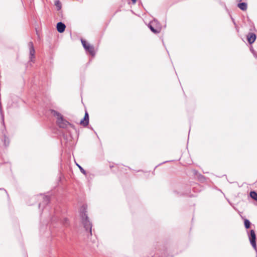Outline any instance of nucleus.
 <instances>
[{"mask_svg": "<svg viewBox=\"0 0 257 257\" xmlns=\"http://www.w3.org/2000/svg\"><path fill=\"white\" fill-rule=\"evenodd\" d=\"M81 43H82V44L84 48L86 51H88L91 55L94 56L95 54V51H94V48L92 46L89 45L85 40H81Z\"/></svg>", "mask_w": 257, "mask_h": 257, "instance_id": "obj_5", "label": "nucleus"}, {"mask_svg": "<svg viewBox=\"0 0 257 257\" xmlns=\"http://www.w3.org/2000/svg\"><path fill=\"white\" fill-rule=\"evenodd\" d=\"M62 221H63V223L65 224V223H68V219H67V218H64V219H63Z\"/></svg>", "mask_w": 257, "mask_h": 257, "instance_id": "obj_15", "label": "nucleus"}, {"mask_svg": "<svg viewBox=\"0 0 257 257\" xmlns=\"http://www.w3.org/2000/svg\"><path fill=\"white\" fill-rule=\"evenodd\" d=\"M250 222L248 220H244V225L246 228H248L250 227Z\"/></svg>", "mask_w": 257, "mask_h": 257, "instance_id": "obj_12", "label": "nucleus"}, {"mask_svg": "<svg viewBox=\"0 0 257 257\" xmlns=\"http://www.w3.org/2000/svg\"><path fill=\"white\" fill-rule=\"evenodd\" d=\"M87 206L83 205L80 209V214L81 215L82 223L86 230L88 231L91 234V224L88 220V218L86 214Z\"/></svg>", "mask_w": 257, "mask_h": 257, "instance_id": "obj_1", "label": "nucleus"}, {"mask_svg": "<svg viewBox=\"0 0 257 257\" xmlns=\"http://www.w3.org/2000/svg\"><path fill=\"white\" fill-rule=\"evenodd\" d=\"M149 27L152 32L155 34L159 33L162 29V27L159 23L156 21L154 20L152 21L149 25Z\"/></svg>", "mask_w": 257, "mask_h": 257, "instance_id": "obj_3", "label": "nucleus"}, {"mask_svg": "<svg viewBox=\"0 0 257 257\" xmlns=\"http://www.w3.org/2000/svg\"><path fill=\"white\" fill-rule=\"evenodd\" d=\"M51 113L54 117L57 118V123L60 127H64L67 125L68 122L63 119L61 114L54 110H51Z\"/></svg>", "mask_w": 257, "mask_h": 257, "instance_id": "obj_2", "label": "nucleus"}, {"mask_svg": "<svg viewBox=\"0 0 257 257\" xmlns=\"http://www.w3.org/2000/svg\"><path fill=\"white\" fill-rule=\"evenodd\" d=\"M77 166L79 168L80 171L83 174H86V172L77 163H76Z\"/></svg>", "mask_w": 257, "mask_h": 257, "instance_id": "obj_14", "label": "nucleus"}, {"mask_svg": "<svg viewBox=\"0 0 257 257\" xmlns=\"http://www.w3.org/2000/svg\"><path fill=\"white\" fill-rule=\"evenodd\" d=\"M65 25L61 22L57 24V29L59 33H63L65 31Z\"/></svg>", "mask_w": 257, "mask_h": 257, "instance_id": "obj_8", "label": "nucleus"}, {"mask_svg": "<svg viewBox=\"0 0 257 257\" xmlns=\"http://www.w3.org/2000/svg\"><path fill=\"white\" fill-rule=\"evenodd\" d=\"M55 4V6L57 8V10H60L61 8V5L60 2L59 1H56Z\"/></svg>", "mask_w": 257, "mask_h": 257, "instance_id": "obj_13", "label": "nucleus"}, {"mask_svg": "<svg viewBox=\"0 0 257 257\" xmlns=\"http://www.w3.org/2000/svg\"><path fill=\"white\" fill-rule=\"evenodd\" d=\"M256 39V36L253 33H249L247 35V41L249 43H253Z\"/></svg>", "mask_w": 257, "mask_h": 257, "instance_id": "obj_7", "label": "nucleus"}, {"mask_svg": "<svg viewBox=\"0 0 257 257\" xmlns=\"http://www.w3.org/2000/svg\"><path fill=\"white\" fill-rule=\"evenodd\" d=\"M249 239L250 242L253 247V248L256 251V245L255 243L256 235L254 230H251L250 231V234L248 235Z\"/></svg>", "mask_w": 257, "mask_h": 257, "instance_id": "obj_6", "label": "nucleus"}, {"mask_svg": "<svg viewBox=\"0 0 257 257\" xmlns=\"http://www.w3.org/2000/svg\"><path fill=\"white\" fill-rule=\"evenodd\" d=\"M80 123L84 125H87L88 124V114L87 112L85 113L83 120L81 121Z\"/></svg>", "mask_w": 257, "mask_h": 257, "instance_id": "obj_9", "label": "nucleus"}, {"mask_svg": "<svg viewBox=\"0 0 257 257\" xmlns=\"http://www.w3.org/2000/svg\"><path fill=\"white\" fill-rule=\"evenodd\" d=\"M28 46L29 49V60L30 61L34 63L35 58V50L33 43L30 42L28 43Z\"/></svg>", "mask_w": 257, "mask_h": 257, "instance_id": "obj_4", "label": "nucleus"}, {"mask_svg": "<svg viewBox=\"0 0 257 257\" xmlns=\"http://www.w3.org/2000/svg\"><path fill=\"white\" fill-rule=\"evenodd\" d=\"M250 196L252 199L257 200V193L255 192L251 191L250 193Z\"/></svg>", "mask_w": 257, "mask_h": 257, "instance_id": "obj_11", "label": "nucleus"}, {"mask_svg": "<svg viewBox=\"0 0 257 257\" xmlns=\"http://www.w3.org/2000/svg\"><path fill=\"white\" fill-rule=\"evenodd\" d=\"M133 3H135L137 0H132Z\"/></svg>", "mask_w": 257, "mask_h": 257, "instance_id": "obj_16", "label": "nucleus"}, {"mask_svg": "<svg viewBox=\"0 0 257 257\" xmlns=\"http://www.w3.org/2000/svg\"><path fill=\"white\" fill-rule=\"evenodd\" d=\"M238 7L242 11H245L247 9V4L245 3H242L238 4Z\"/></svg>", "mask_w": 257, "mask_h": 257, "instance_id": "obj_10", "label": "nucleus"}]
</instances>
